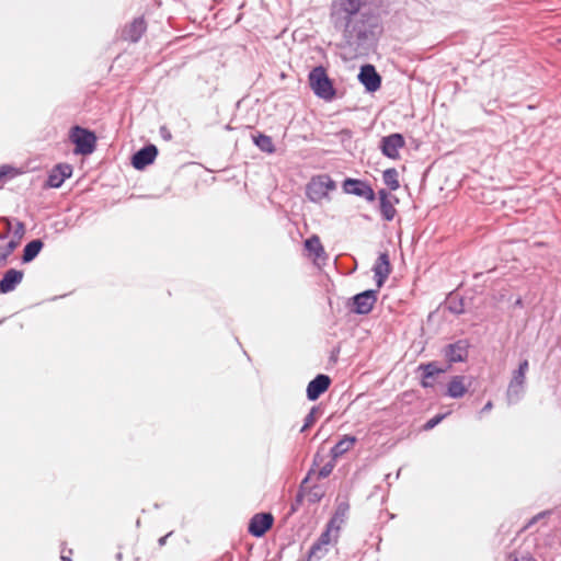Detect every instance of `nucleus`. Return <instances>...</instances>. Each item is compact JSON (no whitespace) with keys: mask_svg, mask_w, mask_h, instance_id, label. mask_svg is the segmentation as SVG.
<instances>
[{"mask_svg":"<svg viewBox=\"0 0 561 561\" xmlns=\"http://www.w3.org/2000/svg\"><path fill=\"white\" fill-rule=\"evenodd\" d=\"M333 27L342 33V47L348 49L354 56H367L371 53L383 32L379 14L370 10L347 19Z\"/></svg>","mask_w":561,"mask_h":561,"instance_id":"1","label":"nucleus"},{"mask_svg":"<svg viewBox=\"0 0 561 561\" xmlns=\"http://www.w3.org/2000/svg\"><path fill=\"white\" fill-rule=\"evenodd\" d=\"M308 79L310 88L316 96L325 101H332L335 98L336 90L323 66L312 68L309 72Z\"/></svg>","mask_w":561,"mask_h":561,"instance_id":"2","label":"nucleus"},{"mask_svg":"<svg viewBox=\"0 0 561 561\" xmlns=\"http://www.w3.org/2000/svg\"><path fill=\"white\" fill-rule=\"evenodd\" d=\"M368 0H333L331 3L330 20L332 25L366 12L363 7Z\"/></svg>","mask_w":561,"mask_h":561,"instance_id":"3","label":"nucleus"},{"mask_svg":"<svg viewBox=\"0 0 561 561\" xmlns=\"http://www.w3.org/2000/svg\"><path fill=\"white\" fill-rule=\"evenodd\" d=\"M69 139L75 145L76 154L88 156L96 148L98 138L95 133L79 125L70 128Z\"/></svg>","mask_w":561,"mask_h":561,"instance_id":"4","label":"nucleus"},{"mask_svg":"<svg viewBox=\"0 0 561 561\" xmlns=\"http://www.w3.org/2000/svg\"><path fill=\"white\" fill-rule=\"evenodd\" d=\"M336 184L329 174L312 176L306 186V195L312 203H320L328 197L330 191L335 190Z\"/></svg>","mask_w":561,"mask_h":561,"instance_id":"5","label":"nucleus"},{"mask_svg":"<svg viewBox=\"0 0 561 561\" xmlns=\"http://www.w3.org/2000/svg\"><path fill=\"white\" fill-rule=\"evenodd\" d=\"M378 288L367 289L354 295L347 302V308L355 314H368L377 302Z\"/></svg>","mask_w":561,"mask_h":561,"instance_id":"6","label":"nucleus"},{"mask_svg":"<svg viewBox=\"0 0 561 561\" xmlns=\"http://www.w3.org/2000/svg\"><path fill=\"white\" fill-rule=\"evenodd\" d=\"M470 342L467 339H459L453 343L445 345L440 353L447 362L448 368L453 364L465 363L469 356Z\"/></svg>","mask_w":561,"mask_h":561,"instance_id":"7","label":"nucleus"},{"mask_svg":"<svg viewBox=\"0 0 561 561\" xmlns=\"http://www.w3.org/2000/svg\"><path fill=\"white\" fill-rule=\"evenodd\" d=\"M343 191L346 194L355 195L365 198L367 202H374L376 194L370 184L364 180L346 178L342 184Z\"/></svg>","mask_w":561,"mask_h":561,"instance_id":"8","label":"nucleus"},{"mask_svg":"<svg viewBox=\"0 0 561 561\" xmlns=\"http://www.w3.org/2000/svg\"><path fill=\"white\" fill-rule=\"evenodd\" d=\"M273 524L274 516L272 513H256L250 518L248 531L251 536L261 538L273 527Z\"/></svg>","mask_w":561,"mask_h":561,"instance_id":"9","label":"nucleus"},{"mask_svg":"<svg viewBox=\"0 0 561 561\" xmlns=\"http://www.w3.org/2000/svg\"><path fill=\"white\" fill-rule=\"evenodd\" d=\"M358 81L367 92L374 93L381 87V76L370 64L363 65L359 69Z\"/></svg>","mask_w":561,"mask_h":561,"instance_id":"10","label":"nucleus"},{"mask_svg":"<svg viewBox=\"0 0 561 561\" xmlns=\"http://www.w3.org/2000/svg\"><path fill=\"white\" fill-rule=\"evenodd\" d=\"M405 140L402 134L393 133L385 136L380 140V150L382 154L389 159H398L399 150L403 148Z\"/></svg>","mask_w":561,"mask_h":561,"instance_id":"11","label":"nucleus"},{"mask_svg":"<svg viewBox=\"0 0 561 561\" xmlns=\"http://www.w3.org/2000/svg\"><path fill=\"white\" fill-rule=\"evenodd\" d=\"M448 367H439L437 362L421 363L417 371H421L420 385L422 388H433L434 378L440 374H445Z\"/></svg>","mask_w":561,"mask_h":561,"instance_id":"12","label":"nucleus"},{"mask_svg":"<svg viewBox=\"0 0 561 561\" xmlns=\"http://www.w3.org/2000/svg\"><path fill=\"white\" fill-rule=\"evenodd\" d=\"M72 165L69 163H58L48 173L45 186L51 188L60 187L64 182L72 175Z\"/></svg>","mask_w":561,"mask_h":561,"instance_id":"13","label":"nucleus"},{"mask_svg":"<svg viewBox=\"0 0 561 561\" xmlns=\"http://www.w3.org/2000/svg\"><path fill=\"white\" fill-rule=\"evenodd\" d=\"M158 156V148L152 145H146L137 150L131 157V165L136 170H144L151 164Z\"/></svg>","mask_w":561,"mask_h":561,"instance_id":"14","label":"nucleus"},{"mask_svg":"<svg viewBox=\"0 0 561 561\" xmlns=\"http://www.w3.org/2000/svg\"><path fill=\"white\" fill-rule=\"evenodd\" d=\"M331 378L328 375L319 374L309 381L306 396L309 401L318 400L331 386Z\"/></svg>","mask_w":561,"mask_h":561,"instance_id":"15","label":"nucleus"},{"mask_svg":"<svg viewBox=\"0 0 561 561\" xmlns=\"http://www.w3.org/2000/svg\"><path fill=\"white\" fill-rule=\"evenodd\" d=\"M373 272L377 288L379 289L383 286L389 274L391 273V264L388 252H382L379 254L373 266Z\"/></svg>","mask_w":561,"mask_h":561,"instance_id":"16","label":"nucleus"},{"mask_svg":"<svg viewBox=\"0 0 561 561\" xmlns=\"http://www.w3.org/2000/svg\"><path fill=\"white\" fill-rule=\"evenodd\" d=\"M147 30V23L142 16L135 18L129 24H127L122 31V38L130 43H137L140 41Z\"/></svg>","mask_w":561,"mask_h":561,"instance_id":"17","label":"nucleus"},{"mask_svg":"<svg viewBox=\"0 0 561 561\" xmlns=\"http://www.w3.org/2000/svg\"><path fill=\"white\" fill-rule=\"evenodd\" d=\"M525 376L513 373L512 379L506 390V399L508 404H516L522 400L525 392Z\"/></svg>","mask_w":561,"mask_h":561,"instance_id":"18","label":"nucleus"},{"mask_svg":"<svg viewBox=\"0 0 561 561\" xmlns=\"http://www.w3.org/2000/svg\"><path fill=\"white\" fill-rule=\"evenodd\" d=\"M24 272L22 270L10 268L0 279V294L5 295L13 291L23 280Z\"/></svg>","mask_w":561,"mask_h":561,"instance_id":"19","label":"nucleus"},{"mask_svg":"<svg viewBox=\"0 0 561 561\" xmlns=\"http://www.w3.org/2000/svg\"><path fill=\"white\" fill-rule=\"evenodd\" d=\"M468 379L465 375H456L450 378L447 383L446 396L453 399L462 398L468 391L466 380Z\"/></svg>","mask_w":561,"mask_h":561,"instance_id":"20","label":"nucleus"},{"mask_svg":"<svg viewBox=\"0 0 561 561\" xmlns=\"http://www.w3.org/2000/svg\"><path fill=\"white\" fill-rule=\"evenodd\" d=\"M378 196L379 209L382 218L386 221H391L394 218L397 210L393 207L392 203L389 201V193L385 188H381L378 191Z\"/></svg>","mask_w":561,"mask_h":561,"instance_id":"21","label":"nucleus"},{"mask_svg":"<svg viewBox=\"0 0 561 561\" xmlns=\"http://www.w3.org/2000/svg\"><path fill=\"white\" fill-rule=\"evenodd\" d=\"M357 442L353 435H344L330 450V456L333 460H337L341 456L347 453Z\"/></svg>","mask_w":561,"mask_h":561,"instance_id":"22","label":"nucleus"},{"mask_svg":"<svg viewBox=\"0 0 561 561\" xmlns=\"http://www.w3.org/2000/svg\"><path fill=\"white\" fill-rule=\"evenodd\" d=\"M44 248V242L41 239H33L24 245L21 261L26 264L36 259L42 249Z\"/></svg>","mask_w":561,"mask_h":561,"instance_id":"23","label":"nucleus"},{"mask_svg":"<svg viewBox=\"0 0 561 561\" xmlns=\"http://www.w3.org/2000/svg\"><path fill=\"white\" fill-rule=\"evenodd\" d=\"M314 473V469L311 468L307 476L302 479V481L300 482V485H299V489L297 491V494L295 496V500L294 502L291 503L290 505V513H295L299 510L300 505L302 504L304 502V499L306 496V490H307V483L309 482L311 476Z\"/></svg>","mask_w":561,"mask_h":561,"instance_id":"24","label":"nucleus"},{"mask_svg":"<svg viewBox=\"0 0 561 561\" xmlns=\"http://www.w3.org/2000/svg\"><path fill=\"white\" fill-rule=\"evenodd\" d=\"M252 139H253L254 145L261 151L266 152V153L275 152V146L270 136L262 134V133H257L256 135H252Z\"/></svg>","mask_w":561,"mask_h":561,"instance_id":"25","label":"nucleus"},{"mask_svg":"<svg viewBox=\"0 0 561 561\" xmlns=\"http://www.w3.org/2000/svg\"><path fill=\"white\" fill-rule=\"evenodd\" d=\"M329 552V546L314 541L310 547L305 561H320Z\"/></svg>","mask_w":561,"mask_h":561,"instance_id":"26","label":"nucleus"},{"mask_svg":"<svg viewBox=\"0 0 561 561\" xmlns=\"http://www.w3.org/2000/svg\"><path fill=\"white\" fill-rule=\"evenodd\" d=\"M305 248L309 253H312L316 259H320L325 255L320 238L316 234L305 241Z\"/></svg>","mask_w":561,"mask_h":561,"instance_id":"27","label":"nucleus"},{"mask_svg":"<svg viewBox=\"0 0 561 561\" xmlns=\"http://www.w3.org/2000/svg\"><path fill=\"white\" fill-rule=\"evenodd\" d=\"M382 180L390 191H397L400 187L399 173L394 168L385 170L382 173Z\"/></svg>","mask_w":561,"mask_h":561,"instance_id":"28","label":"nucleus"},{"mask_svg":"<svg viewBox=\"0 0 561 561\" xmlns=\"http://www.w3.org/2000/svg\"><path fill=\"white\" fill-rule=\"evenodd\" d=\"M18 247V240H10L8 243L0 245V267L7 265L9 256Z\"/></svg>","mask_w":561,"mask_h":561,"instance_id":"29","label":"nucleus"},{"mask_svg":"<svg viewBox=\"0 0 561 561\" xmlns=\"http://www.w3.org/2000/svg\"><path fill=\"white\" fill-rule=\"evenodd\" d=\"M324 494H325L324 490L321 485L314 484V485L309 486L307 484L306 496H307L309 503H311V504L319 503L322 500V497L324 496Z\"/></svg>","mask_w":561,"mask_h":561,"instance_id":"30","label":"nucleus"},{"mask_svg":"<svg viewBox=\"0 0 561 561\" xmlns=\"http://www.w3.org/2000/svg\"><path fill=\"white\" fill-rule=\"evenodd\" d=\"M321 413V408L319 405H313L309 413L306 415L304 420V425L300 428L301 433H305L307 430H309L317 421L318 415Z\"/></svg>","mask_w":561,"mask_h":561,"instance_id":"31","label":"nucleus"},{"mask_svg":"<svg viewBox=\"0 0 561 561\" xmlns=\"http://www.w3.org/2000/svg\"><path fill=\"white\" fill-rule=\"evenodd\" d=\"M448 310L454 314H462L465 312L463 299L451 297L449 299Z\"/></svg>","mask_w":561,"mask_h":561,"instance_id":"32","label":"nucleus"},{"mask_svg":"<svg viewBox=\"0 0 561 561\" xmlns=\"http://www.w3.org/2000/svg\"><path fill=\"white\" fill-rule=\"evenodd\" d=\"M344 522V519L340 516L333 515L330 520L327 523L325 527L329 528V530H333L335 533L334 535V543L337 541L339 538V531L341 529V524Z\"/></svg>","mask_w":561,"mask_h":561,"instance_id":"33","label":"nucleus"},{"mask_svg":"<svg viewBox=\"0 0 561 561\" xmlns=\"http://www.w3.org/2000/svg\"><path fill=\"white\" fill-rule=\"evenodd\" d=\"M344 522V519L340 516L333 515L330 520L327 523L325 527L329 528V530H333L335 533L334 535V543L337 541L339 538V531L341 529V524Z\"/></svg>","mask_w":561,"mask_h":561,"instance_id":"34","label":"nucleus"},{"mask_svg":"<svg viewBox=\"0 0 561 561\" xmlns=\"http://www.w3.org/2000/svg\"><path fill=\"white\" fill-rule=\"evenodd\" d=\"M12 232H13V239L12 240H18V245H19L21 239L25 234V225H24V222H22L20 220H14V228L12 227Z\"/></svg>","mask_w":561,"mask_h":561,"instance_id":"35","label":"nucleus"},{"mask_svg":"<svg viewBox=\"0 0 561 561\" xmlns=\"http://www.w3.org/2000/svg\"><path fill=\"white\" fill-rule=\"evenodd\" d=\"M448 414H450V412H447V413H440V414H436L435 416H433L432 419L427 420L426 423L423 425V430L424 431H431L433 430L436 425H438Z\"/></svg>","mask_w":561,"mask_h":561,"instance_id":"36","label":"nucleus"},{"mask_svg":"<svg viewBox=\"0 0 561 561\" xmlns=\"http://www.w3.org/2000/svg\"><path fill=\"white\" fill-rule=\"evenodd\" d=\"M335 461L336 460L331 459L323 467H321V469L318 471V478L319 479L328 478L332 473V471L335 467Z\"/></svg>","mask_w":561,"mask_h":561,"instance_id":"37","label":"nucleus"},{"mask_svg":"<svg viewBox=\"0 0 561 561\" xmlns=\"http://www.w3.org/2000/svg\"><path fill=\"white\" fill-rule=\"evenodd\" d=\"M510 561H537L529 552L517 553L512 552L508 556Z\"/></svg>","mask_w":561,"mask_h":561,"instance_id":"38","label":"nucleus"},{"mask_svg":"<svg viewBox=\"0 0 561 561\" xmlns=\"http://www.w3.org/2000/svg\"><path fill=\"white\" fill-rule=\"evenodd\" d=\"M332 531L333 530H329V528L325 527V529L321 533L316 541L330 546L332 542H334V538H332Z\"/></svg>","mask_w":561,"mask_h":561,"instance_id":"39","label":"nucleus"},{"mask_svg":"<svg viewBox=\"0 0 561 561\" xmlns=\"http://www.w3.org/2000/svg\"><path fill=\"white\" fill-rule=\"evenodd\" d=\"M0 221L4 224L3 232L0 233V240H5L12 231V219L9 217L0 218Z\"/></svg>","mask_w":561,"mask_h":561,"instance_id":"40","label":"nucleus"},{"mask_svg":"<svg viewBox=\"0 0 561 561\" xmlns=\"http://www.w3.org/2000/svg\"><path fill=\"white\" fill-rule=\"evenodd\" d=\"M16 169L9 165V164H3L0 167V181L2 179H5L7 176H10V178H13L16 175Z\"/></svg>","mask_w":561,"mask_h":561,"instance_id":"41","label":"nucleus"},{"mask_svg":"<svg viewBox=\"0 0 561 561\" xmlns=\"http://www.w3.org/2000/svg\"><path fill=\"white\" fill-rule=\"evenodd\" d=\"M550 511H542L540 513H538L537 515H535L534 517H531L528 523L526 524L525 528H530L533 525H535L536 523H538L540 519L547 517L550 515Z\"/></svg>","mask_w":561,"mask_h":561,"instance_id":"42","label":"nucleus"},{"mask_svg":"<svg viewBox=\"0 0 561 561\" xmlns=\"http://www.w3.org/2000/svg\"><path fill=\"white\" fill-rule=\"evenodd\" d=\"M529 368V363L527 359H523L519 365H518V368L516 370H514L513 373H516L520 376H525L526 377V373Z\"/></svg>","mask_w":561,"mask_h":561,"instance_id":"43","label":"nucleus"},{"mask_svg":"<svg viewBox=\"0 0 561 561\" xmlns=\"http://www.w3.org/2000/svg\"><path fill=\"white\" fill-rule=\"evenodd\" d=\"M159 134H160L161 138L167 141L172 139V134L167 126H161L159 129Z\"/></svg>","mask_w":561,"mask_h":561,"instance_id":"44","label":"nucleus"},{"mask_svg":"<svg viewBox=\"0 0 561 561\" xmlns=\"http://www.w3.org/2000/svg\"><path fill=\"white\" fill-rule=\"evenodd\" d=\"M348 511V504H340L334 513V515L340 516L344 519L346 513Z\"/></svg>","mask_w":561,"mask_h":561,"instance_id":"45","label":"nucleus"},{"mask_svg":"<svg viewBox=\"0 0 561 561\" xmlns=\"http://www.w3.org/2000/svg\"><path fill=\"white\" fill-rule=\"evenodd\" d=\"M493 404L491 401H488L484 407L481 409L480 413H485V412H489L491 411Z\"/></svg>","mask_w":561,"mask_h":561,"instance_id":"46","label":"nucleus"},{"mask_svg":"<svg viewBox=\"0 0 561 561\" xmlns=\"http://www.w3.org/2000/svg\"><path fill=\"white\" fill-rule=\"evenodd\" d=\"M514 307L516 308H523L524 307V301H523V298L522 297H518L515 302H514Z\"/></svg>","mask_w":561,"mask_h":561,"instance_id":"47","label":"nucleus"},{"mask_svg":"<svg viewBox=\"0 0 561 561\" xmlns=\"http://www.w3.org/2000/svg\"><path fill=\"white\" fill-rule=\"evenodd\" d=\"M171 535V533L167 534L165 536L161 537L158 542H159V546H163L168 539V537Z\"/></svg>","mask_w":561,"mask_h":561,"instance_id":"48","label":"nucleus"},{"mask_svg":"<svg viewBox=\"0 0 561 561\" xmlns=\"http://www.w3.org/2000/svg\"><path fill=\"white\" fill-rule=\"evenodd\" d=\"M321 460L322 459H321L320 455L316 454L313 457V466H318Z\"/></svg>","mask_w":561,"mask_h":561,"instance_id":"49","label":"nucleus"},{"mask_svg":"<svg viewBox=\"0 0 561 561\" xmlns=\"http://www.w3.org/2000/svg\"><path fill=\"white\" fill-rule=\"evenodd\" d=\"M339 352H340V350H339V348H337L336 351H334V352L332 353V357H331V358H333L334 360H336V354H337Z\"/></svg>","mask_w":561,"mask_h":561,"instance_id":"50","label":"nucleus"},{"mask_svg":"<svg viewBox=\"0 0 561 561\" xmlns=\"http://www.w3.org/2000/svg\"><path fill=\"white\" fill-rule=\"evenodd\" d=\"M61 560L62 561H71V558L70 557H66V556H61Z\"/></svg>","mask_w":561,"mask_h":561,"instance_id":"51","label":"nucleus"},{"mask_svg":"<svg viewBox=\"0 0 561 561\" xmlns=\"http://www.w3.org/2000/svg\"><path fill=\"white\" fill-rule=\"evenodd\" d=\"M122 557H123V556H122V552H118V553L116 554V559H117V560H122Z\"/></svg>","mask_w":561,"mask_h":561,"instance_id":"52","label":"nucleus"},{"mask_svg":"<svg viewBox=\"0 0 561 561\" xmlns=\"http://www.w3.org/2000/svg\"><path fill=\"white\" fill-rule=\"evenodd\" d=\"M399 476H400V470H398V472L396 473L394 479H398V478H399Z\"/></svg>","mask_w":561,"mask_h":561,"instance_id":"53","label":"nucleus"},{"mask_svg":"<svg viewBox=\"0 0 561 561\" xmlns=\"http://www.w3.org/2000/svg\"><path fill=\"white\" fill-rule=\"evenodd\" d=\"M390 477H391V474H390V473H389V474H387V476H386V480H389V479H390Z\"/></svg>","mask_w":561,"mask_h":561,"instance_id":"54","label":"nucleus"}]
</instances>
